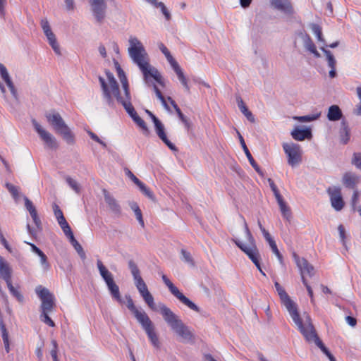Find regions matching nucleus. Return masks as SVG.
I'll use <instances>...</instances> for the list:
<instances>
[{
    "label": "nucleus",
    "mask_w": 361,
    "mask_h": 361,
    "mask_svg": "<svg viewBox=\"0 0 361 361\" xmlns=\"http://www.w3.org/2000/svg\"><path fill=\"white\" fill-rule=\"evenodd\" d=\"M115 66L118 77L122 84V87L124 90V97H122L120 94L118 82L115 79L113 73H111L109 71H106L105 73L107 78L108 84L105 82V80L102 77L99 78V81L100 82L104 96L106 99L107 104L109 106H113L114 102L112 97H115L116 100L123 105L134 122L144 132L148 133L149 130L146 123L137 115L136 111L131 104V97L127 77L117 61L115 62Z\"/></svg>",
    "instance_id": "nucleus-1"
},
{
    "label": "nucleus",
    "mask_w": 361,
    "mask_h": 361,
    "mask_svg": "<svg viewBox=\"0 0 361 361\" xmlns=\"http://www.w3.org/2000/svg\"><path fill=\"white\" fill-rule=\"evenodd\" d=\"M130 47H128V54L133 62L137 64L143 75L145 82L148 86H152L153 90L157 98L160 100L164 107L169 110L166 99L157 85L152 81L153 79L161 87L165 86L164 79L159 71L152 66L149 63V59L142 44L136 38L131 37L129 39Z\"/></svg>",
    "instance_id": "nucleus-2"
},
{
    "label": "nucleus",
    "mask_w": 361,
    "mask_h": 361,
    "mask_svg": "<svg viewBox=\"0 0 361 361\" xmlns=\"http://www.w3.org/2000/svg\"><path fill=\"white\" fill-rule=\"evenodd\" d=\"M160 310L164 320L172 330L185 341L192 340L193 334L176 314L164 305L160 307Z\"/></svg>",
    "instance_id": "nucleus-3"
},
{
    "label": "nucleus",
    "mask_w": 361,
    "mask_h": 361,
    "mask_svg": "<svg viewBox=\"0 0 361 361\" xmlns=\"http://www.w3.org/2000/svg\"><path fill=\"white\" fill-rule=\"evenodd\" d=\"M297 326L307 342H314L328 357L332 355L318 337L309 314H304L303 320Z\"/></svg>",
    "instance_id": "nucleus-4"
},
{
    "label": "nucleus",
    "mask_w": 361,
    "mask_h": 361,
    "mask_svg": "<svg viewBox=\"0 0 361 361\" xmlns=\"http://www.w3.org/2000/svg\"><path fill=\"white\" fill-rule=\"evenodd\" d=\"M128 267L133 277L135 285L138 290L140 295L142 297L145 303L152 310H156L154 298L148 290L147 286L142 279L139 268L133 260H129Z\"/></svg>",
    "instance_id": "nucleus-5"
},
{
    "label": "nucleus",
    "mask_w": 361,
    "mask_h": 361,
    "mask_svg": "<svg viewBox=\"0 0 361 361\" xmlns=\"http://www.w3.org/2000/svg\"><path fill=\"white\" fill-rule=\"evenodd\" d=\"M48 122L53 126L56 133L61 135L63 139L68 144L75 143V136L59 113L47 114Z\"/></svg>",
    "instance_id": "nucleus-6"
},
{
    "label": "nucleus",
    "mask_w": 361,
    "mask_h": 361,
    "mask_svg": "<svg viewBox=\"0 0 361 361\" xmlns=\"http://www.w3.org/2000/svg\"><path fill=\"white\" fill-rule=\"evenodd\" d=\"M245 230L247 240L249 241V246L245 245L238 240H233L235 244L245 253L253 263H256L257 259H260L259 250L257 247L255 240L248 228L247 223L245 221Z\"/></svg>",
    "instance_id": "nucleus-7"
},
{
    "label": "nucleus",
    "mask_w": 361,
    "mask_h": 361,
    "mask_svg": "<svg viewBox=\"0 0 361 361\" xmlns=\"http://www.w3.org/2000/svg\"><path fill=\"white\" fill-rule=\"evenodd\" d=\"M97 266L99 271V274L102 279L104 280L112 297L119 303H123V300L120 295L119 288L114 282L112 274L106 268L100 259L97 260Z\"/></svg>",
    "instance_id": "nucleus-8"
},
{
    "label": "nucleus",
    "mask_w": 361,
    "mask_h": 361,
    "mask_svg": "<svg viewBox=\"0 0 361 361\" xmlns=\"http://www.w3.org/2000/svg\"><path fill=\"white\" fill-rule=\"evenodd\" d=\"M278 295H279L281 303L286 307L292 319L295 324H299L303 320V317L301 318L298 311V307L296 303L292 300L288 293L286 292L284 288L281 286L276 290Z\"/></svg>",
    "instance_id": "nucleus-9"
},
{
    "label": "nucleus",
    "mask_w": 361,
    "mask_h": 361,
    "mask_svg": "<svg viewBox=\"0 0 361 361\" xmlns=\"http://www.w3.org/2000/svg\"><path fill=\"white\" fill-rule=\"evenodd\" d=\"M294 257H295V259L297 266L298 267V268L300 271L302 283L307 288L308 295H310V298L311 300V302L312 304H314V298L313 290L305 278V275H308L310 276H312L313 275L314 267L311 264H310L309 262L305 259H304V258L300 259L298 256H296V255H294Z\"/></svg>",
    "instance_id": "nucleus-10"
},
{
    "label": "nucleus",
    "mask_w": 361,
    "mask_h": 361,
    "mask_svg": "<svg viewBox=\"0 0 361 361\" xmlns=\"http://www.w3.org/2000/svg\"><path fill=\"white\" fill-rule=\"evenodd\" d=\"M159 48L160 51L164 54L167 61H169V63L171 64V67L176 72V73L178 76V78L180 81L183 86L185 87V90L188 92H190V87L188 83V80L185 78L183 71L181 70V68L179 66L177 61L171 56L168 48L163 43L159 44Z\"/></svg>",
    "instance_id": "nucleus-11"
},
{
    "label": "nucleus",
    "mask_w": 361,
    "mask_h": 361,
    "mask_svg": "<svg viewBox=\"0 0 361 361\" xmlns=\"http://www.w3.org/2000/svg\"><path fill=\"white\" fill-rule=\"evenodd\" d=\"M283 149L288 157V163L292 167L302 161V150L300 146L295 143H283Z\"/></svg>",
    "instance_id": "nucleus-12"
},
{
    "label": "nucleus",
    "mask_w": 361,
    "mask_h": 361,
    "mask_svg": "<svg viewBox=\"0 0 361 361\" xmlns=\"http://www.w3.org/2000/svg\"><path fill=\"white\" fill-rule=\"evenodd\" d=\"M161 278L165 285L169 288L170 292L176 298H178L183 304L188 307L190 310L197 312H200V308L193 302L185 297L181 292H180L178 288L173 284V283L167 278L166 275L163 274Z\"/></svg>",
    "instance_id": "nucleus-13"
},
{
    "label": "nucleus",
    "mask_w": 361,
    "mask_h": 361,
    "mask_svg": "<svg viewBox=\"0 0 361 361\" xmlns=\"http://www.w3.org/2000/svg\"><path fill=\"white\" fill-rule=\"evenodd\" d=\"M36 293L42 300L41 312H51L54 307V296L48 289L39 286Z\"/></svg>",
    "instance_id": "nucleus-14"
},
{
    "label": "nucleus",
    "mask_w": 361,
    "mask_h": 361,
    "mask_svg": "<svg viewBox=\"0 0 361 361\" xmlns=\"http://www.w3.org/2000/svg\"><path fill=\"white\" fill-rule=\"evenodd\" d=\"M32 124L40 138L47 147L56 149L59 147L56 139L50 133L44 130L35 120L32 121Z\"/></svg>",
    "instance_id": "nucleus-15"
},
{
    "label": "nucleus",
    "mask_w": 361,
    "mask_h": 361,
    "mask_svg": "<svg viewBox=\"0 0 361 361\" xmlns=\"http://www.w3.org/2000/svg\"><path fill=\"white\" fill-rule=\"evenodd\" d=\"M41 26L44 31V35H46L49 44L53 49L54 51L57 55H61V50L59 44L57 42L56 38L55 35L53 33V32L51 30L49 23L47 19H42L41 20Z\"/></svg>",
    "instance_id": "nucleus-16"
},
{
    "label": "nucleus",
    "mask_w": 361,
    "mask_h": 361,
    "mask_svg": "<svg viewBox=\"0 0 361 361\" xmlns=\"http://www.w3.org/2000/svg\"><path fill=\"white\" fill-rule=\"evenodd\" d=\"M145 331L150 342L154 348L159 349L160 348V343L158 336L154 330V326L150 320L149 317L145 318L143 322H140Z\"/></svg>",
    "instance_id": "nucleus-17"
},
{
    "label": "nucleus",
    "mask_w": 361,
    "mask_h": 361,
    "mask_svg": "<svg viewBox=\"0 0 361 361\" xmlns=\"http://www.w3.org/2000/svg\"><path fill=\"white\" fill-rule=\"evenodd\" d=\"M327 192L329 195L332 207L336 211H341L345 205L341 189L336 187L329 188Z\"/></svg>",
    "instance_id": "nucleus-18"
},
{
    "label": "nucleus",
    "mask_w": 361,
    "mask_h": 361,
    "mask_svg": "<svg viewBox=\"0 0 361 361\" xmlns=\"http://www.w3.org/2000/svg\"><path fill=\"white\" fill-rule=\"evenodd\" d=\"M153 123L158 137L170 149L176 150V146L168 139L164 125L156 116H153Z\"/></svg>",
    "instance_id": "nucleus-19"
},
{
    "label": "nucleus",
    "mask_w": 361,
    "mask_h": 361,
    "mask_svg": "<svg viewBox=\"0 0 361 361\" xmlns=\"http://www.w3.org/2000/svg\"><path fill=\"white\" fill-rule=\"evenodd\" d=\"M127 300V307L133 312L135 317L139 322H143V320L148 317V315L144 311H140L135 307L134 302L130 295L126 296Z\"/></svg>",
    "instance_id": "nucleus-20"
},
{
    "label": "nucleus",
    "mask_w": 361,
    "mask_h": 361,
    "mask_svg": "<svg viewBox=\"0 0 361 361\" xmlns=\"http://www.w3.org/2000/svg\"><path fill=\"white\" fill-rule=\"evenodd\" d=\"M0 275L6 283L11 281V268L8 263L1 256H0Z\"/></svg>",
    "instance_id": "nucleus-21"
},
{
    "label": "nucleus",
    "mask_w": 361,
    "mask_h": 361,
    "mask_svg": "<svg viewBox=\"0 0 361 361\" xmlns=\"http://www.w3.org/2000/svg\"><path fill=\"white\" fill-rule=\"evenodd\" d=\"M24 200L25 208L29 212L35 225L39 227L41 225V221L37 215L35 207L33 205L32 201H30L27 197H24Z\"/></svg>",
    "instance_id": "nucleus-22"
},
{
    "label": "nucleus",
    "mask_w": 361,
    "mask_h": 361,
    "mask_svg": "<svg viewBox=\"0 0 361 361\" xmlns=\"http://www.w3.org/2000/svg\"><path fill=\"white\" fill-rule=\"evenodd\" d=\"M104 200L110 209L115 214H121V207L114 197L106 190H104Z\"/></svg>",
    "instance_id": "nucleus-23"
},
{
    "label": "nucleus",
    "mask_w": 361,
    "mask_h": 361,
    "mask_svg": "<svg viewBox=\"0 0 361 361\" xmlns=\"http://www.w3.org/2000/svg\"><path fill=\"white\" fill-rule=\"evenodd\" d=\"M339 136L341 142L343 144H347L350 138V130L346 121L343 120L341 123V128L339 130Z\"/></svg>",
    "instance_id": "nucleus-24"
},
{
    "label": "nucleus",
    "mask_w": 361,
    "mask_h": 361,
    "mask_svg": "<svg viewBox=\"0 0 361 361\" xmlns=\"http://www.w3.org/2000/svg\"><path fill=\"white\" fill-rule=\"evenodd\" d=\"M291 135L294 140H298V141H302L305 139L311 138L312 133H311V130L308 128H306V129L295 128L291 132Z\"/></svg>",
    "instance_id": "nucleus-25"
},
{
    "label": "nucleus",
    "mask_w": 361,
    "mask_h": 361,
    "mask_svg": "<svg viewBox=\"0 0 361 361\" xmlns=\"http://www.w3.org/2000/svg\"><path fill=\"white\" fill-rule=\"evenodd\" d=\"M321 49L326 56L329 66L331 68V71H329V76L333 78L336 75V61L334 59V56H333V54H331V52L330 51L326 49L324 47H322Z\"/></svg>",
    "instance_id": "nucleus-26"
},
{
    "label": "nucleus",
    "mask_w": 361,
    "mask_h": 361,
    "mask_svg": "<svg viewBox=\"0 0 361 361\" xmlns=\"http://www.w3.org/2000/svg\"><path fill=\"white\" fill-rule=\"evenodd\" d=\"M271 4L277 9L286 13H292L293 8L288 0H272Z\"/></svg>",
    "instance_id": "nucleus-27"
},
{
    "label": "nucleus",
    "mask_w": 361,
    "mask_h": 361,
    "mask_svg": "<svg viewBox=\"0 0 361 361\" xmlns=\"http://www.w3.org/2000/svg\"><path fill=\"white\" fill-rule=\"evenodd\" d=\"M343 116V113L337 105H332L329 108L327 118L331 121H337Z\"/></svg>",
    "instance_id": "nucleus-28"
},
{
    "label": "nucleus",
    "mask_w": 361,
    "mask_h": 361,
    "mask_svg": "<svg viewBox=\"0 0 361 361\" xmlns=\"http://www.w3.org/2000/svg\"><path fill=\"white\" fill-rule=\"evenodd\" d=\"M0 73L2 79L4 80V82L6 83L7 86L10 89L11 93L13 95H16V89L13 85V82L11 81L8 73L7 71L6 68L1 63H0Z\"/></svg>",
    "instance_id": "nucleus-29"
},
{
    "label": "nucleus",
    "mask_w": 361,
    "mask_h": 361,
    "mask_svg": "<svg viewBox=\"0 0 361 361\" xmlns=\"http://www.w3.org/2000/svg\"><path fill=\"white\" fill-rule=\"evenodd\" d=\"M240 143L242 145L243 150L245 152V154L247 158L248 159L250 164L257 172H259V168L257 164L256 163V161H255L254 158L252 157L250 152L249 151L247 147L246 146L245 142L241 135H240Z\"/></svg>",
    "instance_id": "nucleus-30"
},
{
    "label": "nucleus",
    "mask_w": 361,
    "mask_h": 361,
    "mask_svg": "<svg viewBox=\"0 0 361 361\" xmlns=\"http://www.w3.org/2000/svg\"><path fill=\"white\" fill-rule=\"evenodd\" d=\"M238 102V106L241 111V112L246 116L247 120H249L251 122L255 121L254 116L252 115V112L249 111L247 107L246 106L244 102L242 100L241 98H239L237 99Z\"/></svg>",
    "instance_id": "nucleus-31"
},
{
    "label": "nucleus",
    "mask_w": 361,
    "mask_h": 361,
    "mask_svg": "<svg viewBox=\"0 0 361 361\" xmlns=\"http://www.w3.org/2000/svg\"><path fill=\"white\" fill-rule=\"evenodd\" d=\"M0 329L1 331L2 338H3L4 347H5V350L8 353L10 351L8 334L6 330V326L4 323V321L1 319H0Z\"/></svg>",
    "instance_id": "nucleus-32"
},
{
    "label": "nucleus",
    "mask_w": 361,
    "mask_h": 361,
    "mask_svg": "<svg viewBox=\"0 0 361 361\" xmlns=\"http://www.w3.org/2000/svg\"><path fill=\"white\" fill-rule=\"evenodd\" d=\"M276 200L279 205L280 210L283 216L286 219H289L291 216V212L289 207L286 204L282 197H280V199H277Z\"/></svg>",
    "instance_id": "nucleus-33"
},
{
    "label": "nucleus",
    "mask_w": 361,
    "mask_h": 361,
    "mask_svg": "<svg viewBox=\"0 0 361 361\" xmlns=\"http://www.w3.org/2000/svg\"><path fill=\"white\" fill-rule=\"evenodd\" d=\"M11 294L15 297L19 302H23V296L19 291V287H14L12 284V281L6 283Z\"/></svg>",
    "instance_id": "nucleus-34"
},
{
    "label": "nucleus",
    "mask_w": 361,
    "mask_h": 361,
    "mask_svg": "<svg viewBox=\"0 0 361 361\" xmlns=\"http://www.w3.org/2000/svg\"><path fill=\"white\" fill-rule=\"evenodd\" d=\"M69 241L71 244L73 246V247L75 248L80 258L85 259L86 258L85 252L81 245L78 242L75 237H73L72 238L69 239Z\"/></svg>",
    "instance_id": "nucleus-35"
},
{
    "label": "nucleus",
    "mask_w": 361,
    "mask_h": 361,
    "mask_svg": "<svg viewBox=\"0 0 361 361\" xmlns=\"http://www.w3.org/2000/svg\"><path fill=\"white\" fill-rule=\"evenodd\" d=\"M343 184L348 188H353L356 183V177L349 173H345L343 178Z\"/></svg>",
    "instance_id": "nucleus-36"
},
{
    "label": "nucleus",
    "mask_w": 361,
    "mask_h": 361,
    "mask_svg": "<svg viewBox=\"0 0 361 361\" xmlns=\"http://www.w3.org/2000/svg\"><path fill=\"white\" fill-rule=\"evenodd\" d=\"M130 207L133 210V212H135L136 219H137V221L140 223V224L141 225V226L144 227L145 226V223H144V220L142 219V212H141V209H140L139 206L137 205V203H133L130 205Z\"/></svg>",
    "instance_id": "nucleus-37"
},
{
    "label": "nucleus",
    "mask_w": 361,
    "mask_h": 361,
    "mask_svg": "<svg viewBox=\"0 0 361 361\" xmlns=\"http://www.w3.org/2000/svg\"><path fill=\"white\" fill-rule=\"evenodd\" d=\"M311 28L314 34L316 35L317 40L320 42H324L322 37V27L317 24H312Z\"/></svg>",
    "instance_id": "nucleus-38"
},
{
    "label": "nucleus",
    "mask_w": 361,
    "mask_h": 361,
    "mask_svg": "<svg viewBox=\"0 0 361 361\" xmlns=\"http://www.w3.org/2000/svg\"><path fill=\"white\" fill-rule=\"evenodd\" d=\"M49 312H41L40 314V320L44 324H47L51 327L55 326V323L54 321L49 317Z\"/></svg>",
    "instance_id": "nucleus-39"
},
{
    "label": "nucleus",
    "mask_w": 361,
    "mask_h": 361,
    "mask_svg": "<svg viewBox=\"0 0 361 361\" xmlns=\"http://www.w3.org/2000/svg\"><path fill=\"white\" fill-rule=\"evenodd\" d=\"M156 7L160 8L163 15L165 16L166 20H169L171 19V14L164 4L162 2H157L153 4Z\"/></svg>",
    "instance_id": "nucleus-40"
},
{
    "label": "nucleus",
    "mask_w": 361,
    "mask_h": 361,
    "mask_svg": "<svg viewBox=\"0 0 361 361\" xmlns=\"http://www.w3.org/2000/svg\"><path fill=\"white\" fill-rule=\"evenodd\" d=\"M258 226H259V228L261 232L262 233L265 240L267 241L269 245L270 243H273L274 241V239L271 238L270 233L262 226L260 221H258Z\"/></svg>",
    "instance_id": "nucleus-41"
},
{
    "label": "nucleus",
    "mask_w": 361,
    "mask_h": 361,
    "mask_svg": "<svg viewBox=\"0 0 361 361\" xmlns=\"http://www.w3.org/2000/svg\"><path fill=\"white\" fill-rule=\"evenodd\" d=\"M67 183L69 186L76 192H80V186L76 180H73L72 178L68 176L66 178Z\"/></svg>",
    "instance_id": "nucleus-42"
},
{
    "label": "nucleus",
    "mask_w": 361,
    "mask_h": 361,
    "mask_svg": "<svg viewBox=\"0 0 361 361\" xmlns=\"http://www.w3.org/2000/svg\"><path fill=\"white\" fill-rule=\"evenodd\" d=\"M319 114L317 115H307L295 117V119L300 122H310L319 118Z\"/></svg>",
    "instance_id": "nucleus-43"
},
{
    "label": "nucleus",
    "mask_w": 361,
    "mask_h": 361,
    "mask_svg": "<svg viewBox=\"0 0 361 361\" xmlns=\"http://www.w3.org/2000/svg\"><path fill=\"white\" fill-rule=\"evenodd\" d=\"M180 253L183 256V260L185 262H187L191 265H194V260L191 256V254L189 252L186 251L184 249H182L180 251Z\"/></svg>",
    "instance_id": "nucleus-44"
},
{
    "label": "nucleus",
    "mask_w": 361,
    "mask_h": 361,
    "mask_svg": "<svg viewBox=\"0 0 361 361\" xmlns=\"http://www.w3.org/2000/svg\"><path fill=\"white\" fill-rule=\"evenodd\" d=\"M6 187L8 189V190L10 192V193L12 195L13 198L17 199L18 197V189L16 186L13 185L11 183H6Z\"/></svg>",
    "instance_id": "nucleus-45"
},
{
    "label": "nucleus",
    "mask_w": 361,
    "mask_h": 361,
    "mask_svg": "<svg viewBox=\"0 0 361 361\" xmlns=\"http://www.w3.org/2000/svg\"><path fill=\"white\" fill-rule=\"evenodd\" d=\"M268 182H269V186H270L271 190L273 191V192L274 194L276 199V200L280 199V197H281L282 196L281 195V194L277 188V186L274 183V180L271 178H269Z\"/></svg>",
    "instance_id": "nucleus-46"
},
{
    "label": "nucleus",
    "mask_w": 361,
    "mask_h": 361,
    "mask_svg": "<svg viewBox=\"0 0 361 361\" xmlns=\"http://www.w3.org/2000/svg\"><path fill=\"white\" fill-rule=\"evenodd\" d=\"M52 207L54 216L56 218V219L64 217L62 210L60 209L59 206L57 204L54 203Z\"/></svg>",
    "instance_id": "nucleus-47"
},
{
    "label": "nucleus",
    "mask_w": 361,
    "mask_h": 361,
    "mask_svg": "<svg viewBox=\"0 0 361 361\" xmlns=\"http://www.w3.org/2000/svg\"><path fill=\"white\" fill-rule=\"evenodd\" d=\"M87 133H88V135H90V137L93 140H94L95 142H98L99 144H100L102 146H103L104 147H106V145L104 142H103L95 133H94L93 132H92L91 130H87Z\"/></svg>",
    "instance_id": "nucleus-48"
},
{
    "label": "nucleus",
    "mask_w": 361,
    "mask_h": 361,
    "mask_svg": "<svg viewBox=\"0 0 361 361\" xmlns=\"http://www.w3.org/2000/svg\"><path fill=\"white\" fill-rule=\"evenodd\" d=\"M269 246H270L272 252L276 255L278 259L281 262L282 259H283V257H282L281 254L280 253V252H279V249L277 247L276 242L274 241L273 243H270Z\"/></svg>",
    "instance_id": "nucleus-49"
},
{
    "label": "nucleus",
    "mask_w": 361,
    "mask_h": 361,
    "mask_svg": "<svg viewBox=\"0 0 361 361\" xmlns=\"http://www.w3.org/2000/svg\"><path fill=\"white\" fill-rule=\"evenodd\" d=\"M61 229L63 231L65 235L68 238V240L72 238L73 237H74L73 233L69 224H67L66 226H63V228Z\"/></svg>",
    "instance_id": "nucleus-50"
},
{
    "label": "nucleus",
    "mask_w": 361,
    "mask_h": 361,
    "mask_svg": "<svg viewBox=\"0 0 361 361\" xmlns=\"http://www.w3.org/2000/svg\"><path fill=\"white\" fill-rule=\"evenodd\" d=\"M40 257L41 263L44 267L45 269H48L49 268V264L47 262V257L46 255L42 251V252L38 255Z\"/></svg>",
    "instance_id": "nucleus-51"
},
{
    "label": "nucleus",
    "mask_w": 361,
    "mask_h": 361,
    "mask_svg": "<svg viewBox=\"0 0 361 361\" xmlns=\"http://www.w3.org/2000/svg\"><path fill=\"white\" fill-rule=\"evenodd\" d=\"M359 195H360L359 192L357 190H354L353 196H352V199H351V204H352L353 209H355V206L358 202Z\"/></svg>",
    "instance_id": "nucleus-52"
},
{
    "label": "nucleus",
    "mask_w": 361,
    "mask_h": 361,
    "mask_svg": "<svg viewBox=\"0 0 361 361\" xmlns=\"http://www.w3.org/2000/svg\"><path fill=\"white\" fill-rule=\"evenodd\" d=\"M353 164L361 169V154H354Z\"/></svg>",
    "instance_id": "nucleus-53"
},
{
    "label": "nucleus",
    "mask_w": 361,
    "mask_h": 361,
    "mask_svg": "<svg viewBox=\"0 0 361 361\" xmlns=\"http://www.w3.org/2000/svg\"><path fill=\"white\" fill-rule=\"evenodd\" d=\"M305 47L310 52H312L316 49L315 44H314V42H312L310 37H308L305 42Z\"/></svg>",
    "instance_id": "nucleus-54"
},
{
    "label": "nucleus",
    "mask_w": 361,
    "mask_h": 361,
    "mask_svg": "<svg viewBox=\"0 0 361 361\" xmlns=\"http://www.w3.org/2000/svg\"><path fill=\"white\" fill-rule=\"evenodd\" d=\"M54 345V349L51 350V355L53 358V361H59L57 357V343L56 341H52Z\"/></svg>",
    "instance_id": "nucleus-55"
},
{
    "label": "nucleus",
    "mask_w": 361,
    "mask_h": 361,
    "mask_svg": "<svg viewBox=\"0 0 361 361\" xmlns=\"http://www.w3.org/2000/svg\"><path fill=\"white\" fill-rule=\"evenodd\" d=\"M177 114H178L179 118L180 119V121L185 124V126L188 128H190V123H189L188 119L186 118V117L182 113V111H180V112H178Z\"/></svg>",
    "instance_id": "nucleus-56"
},
{
    "label": "nucleus",
    "mask_w": 361,
    "mask_h": 361,
    "mask_svg": "<svg viewBox=\"0 0 361 361\" xmlns=\"http://www.w3.org/2000/svg\"><path fill=\"white\" fill-rule=\"evenodd\" d=\"M338 232H339L341 240L344 243H345V228H344L343 226L341 225V224L339 225L338 227Z\"/></svg>",
    "instance_id": "nucleus-57"
},
{
    "label": "nucleus",
    "mask_w": 361,
    "mask_h": 361,
    "mask_svg": "<svg viewBox=\"0 0 361 361\" xmlns=\"http://www.w3.org/2000/svg\"><path fill=\"white\" fill-rule=\"evenodd\" d=\"M126 175L133 181L135 184L140 183V180L130 170L127 169Z\"/></svg>",
    "instance_id": "nucleus-58"
},
{
    "label": "nucleus",
    "mask_w": 361,
    "mask_h": 361,
    "mask_svg": "<svg viewBox=\"0 0 361 361\" xmlns=\"http://www.w3.org/2000/svg\"><path fill=\"white\" fill-rule=\"evenodd\" d=\"M346 322L351 326H355L357 324V320L355 318L351 316H347L345 317Z\"/></svg>",
    "instance_id": "nucleus-59"
},
{
    "label": "nucleus",
    "mask_w": 361,
    "mask_h": 361,
    "mask_svg": "<svg viewBox=\"0 0 361 361\" xmlns=\"http://www.w3.org/2000/svg\"><path fill=\"white\" fill-rule=\"evenodd\" d=\"M66 4V8L69 11L74 9V2L73 0H65Z\"/></svg>",
    "instance_id": "nucleus-60"
},
{
    "label": "nucleus",
    "mask_w": 361,
    "mask_h": 361,
    "mask_svg": "<svg viewBox=\"0 0 361 361\" xmlns=\"http://www.w3.org/2000/svg\"><path fill=\"white\" fill-rule=\"evenodd\" d=\"M27 244H29L30 245L32 250L35 253H36L37 255L42 252V250L39 247H37L35 244L29 243H27Z\"/></svg>",
    "instance_id": "nucleus-61"
},
{
    "label": "nucleus",
    "mask_w": 361,
    "mask_h": 361,
    "mask_svg": "<svg viewBox=\"0 0 361 361\" xmlns=\"http://www.w3.org/2000/svg\"><path fill=\"white\" fill-rule=\"evenodd\" d=\"M57 221H58V224H59L61 228H62L63 226H65L67 224H68V223L67 222V221L65 219V217H63V218L57 219Z\"/></svg>",
    "instance_id": "nucleus-62"
},
{
    "label": "nucleus",
    "mask_w": 361,
    "mask_h": 361,
    "mask_svg": "<svg viewBox=\"0 0 361 361\" xmlns=\"http://www.w3.org/2000/svg\"><path fill=\"white\" fill-rule=\"evenodd\" d=\"M99 52L102 56V57L106 58V48L103 45H100L99 47Z\"/></svg>",
    "instance_id": "nucleus-63"
},
{
    "label": "nucleus",
    "mask_w": 361,
    "mask_h": 361,
    "mask_svg": "<svg viewBox=\"0 0 361 361\" xmlns=\"http://www.w3.org/2000/svg\"><path fill=\"white\" fill-rule=\"evenodd\" d=\"M240 2L242 7L247 8L250 5L252 0H240Z\"/></svg>",
    "instance_id": "nucleus-64"
}]
</instances>
